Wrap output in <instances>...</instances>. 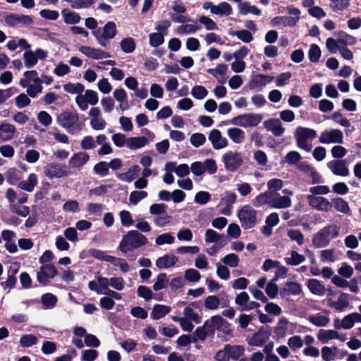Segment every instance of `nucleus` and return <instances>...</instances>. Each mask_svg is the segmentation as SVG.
<instances>
[{"mask_svg":"<svg viewBox=\"0 0 361 361\" xmlns=\"http://www.w3.org/2000/svg\"><path fill=\"white\" fill-rule=\"evenodd\" d=\"M297 169L302 171L307 177L311 178V183L316 184L321 182V176L315 169L307 161H302L297 165Z\"/></svg>","mask_w":361,"mask_h":361,"instance_id":"obj_19","label":"nucleus"},{"mask_svg":"<svg viewBox=\"0 0 361 361\" xmlns=\"http://www.w3.org/2000/svg\"><path fill=\"white\" fill-rule=\"evenodd\" d=\"M79 51L86 56L99 60L110 57L109 53L100 49L88 46H82L79 48Z\"/></svg>","mask_w":361,"mask_h":361,"instance_id":"obj_20","label":"nucleus"},{"mask_svg":"<svg viewBox=\"0 0 361 361\" xmlns=\"http://www.w3.org/2000/svg\"><path fill=\"white\" fill-rule=\"evenodd\" d=\"M239 13L242 15L252 13L255 16H260L262 11L255 6L250 5L249 2L245 1L238 4Z\"/></svg>","mask_w":361,"mask_h":361,"instance_id":"obj_43","label":"nucleus"},{"mask_svg":"<svg viewBox=\"0 0 361 361\" xmlns=\"http://www.w3.org/2000/svg\"><path fill=\"white\" fill-rule=\"evenodd\" d=\"M5 23L11 26L15 27L17 25H30L33 23V19L30 16L10 13L6 15L4 18Z\"/></svg>","mask_w":361,"mask_h":361,"instance_id":"obj_15","label":"nucleus"},{"mask_svg":"<svg viewBox=\"0 0 361 361\" xmlns=\"http://www.w3.org/2000/svg\"><path fill=\"white\" fill-rule=\"evenodd\" d=\"M63 20L66 24H77L80 21V16L79 14L75 12H72L68 9H63L61 11Z\"/></svg>","mask_w":361,"mask_h":361,"instance_id":"obj_47","label":"nucleus"},{"mask_svg":"<svg viewBox=\"0 0 361 361\" xmlns=\"http://www.w3.org/2000/svg\"><path fill=\"white\" fill-rule=\"evenodd\" d=\"M224 319L222 317L219 315H215L210 318V319L207 320V322H209V331H210L212 334H214L215 329H219L222 324H224Z\"/></svg>","mask_w":361,"mask_h":361,"instance_id":"obj_51","label":"nucleus"},{"mask_svg":"<svg viewBox=\"0 0 361 361\" xmlns=\"http://www.w3.org/2000/svg\"><path fill=\"white\" fill-rule=\"evenodd\" d=\"M44 173L49 178L53 179L67 176L68 172L66 165L51 162L44 167Z\"/></svg>","mask_w":361,"mask_h":361,"instance_id":"obj_12","label":"nucleus"},{"mask_svg":"<svg viewBox=\"0 0 361 361\" xmlns=\"http://www.w3.org/2000/svg\"><path fill=\"white\" fill-rule=\"evenodd\" d=\"M38 341L37 338L32 334H25L21 336L20 344L23 348H29L37 344Z\"/></svg>","mask_w":361,"mask_h":361,"instance_id":"obj_60","label":"nucleus"},{"mask_svg":"<svg viewBox=\"0 0 361 361\" xmlns=\"http://www.w3.org/2000/svg\"><path fill=\"white\" fill-rule=\"evenodd\" d=\"M338 255L336 249H326L320 252L321 261L324 262H334L338 259Z\"/></svg>","mask_w":361,"mask_h":361,"instance_id":"obj_48","label":"nucleus"},{"mask_svg":"<svg viewBox=\"0 0 361 361\" xmlns=\"http://www.w3.org/2000/svg\"><path fill=\"white\" fill-rule=\"evenodd\" d=\"M200 29V27L195 24H185L177 27L176 33L180 35L193 34Z\"/></svg>","mask_w":361,"mask_h":361,"instance_id":"obj_56","label":"nucleus"},{"mask_svg":"<svg viewBox=\"0 0 361 361\" xmlns=\"http://www.w3.org/2000/svg\"><path fill=\"white\" fill-rule=\"evenodd\" d=\"M273 195L274 191L271 190H268L264 192H262L257 195L252 200V204L256 207H259L263 204H268L271 207V198Z\"/></svg>","mask_w":361,"mask_h":361,"instance_id":"obj_35","label":"nucleus"},{"mask_svg":"<svg viewBox=\"0 0 361 361\" xmlns=\"http://www.w3.org/2000/svg\"><path fill=\"white\" fill-rule=\"evenodd\" d=\"M205 242L209 243H228L226 238L212 229H207L205 232Z\"/></svg>","mask_w":361,"mask_h":361,"instance_id":"obj_40","label":"nucleus"},{"mask_svg":"<svg viewBox=\"0 0 361 361\" xmlns=\"http://www.w3.org/2000/svg\"><path fill=\"white\" fill-rule=\"evenodd\" d=\"M250 297L246 292H241L235 299V304L238 306V310L245 311L244 307L247 306L249 302Z\"/></svg>","mask_w":361,"mask_h":361,"instance_id":"obj_61","label":"nucleus"},{"mask_svg":"<svg viewBox=\"0 0 361 361\" xmlns=\"http://www.w3.org/2000/svg\"><path fill=\"white\" fill-rule=\"evenodd\" d=\"M263 124L267 130L271 132L274 136L280 137L285 132V128L278 118H269L265 121Z\"/></svg>","mask_w":361,"mask_h":361,"instance_id":"obj_23","label":"nucleus"},{"mask_svg":"<svg viewBox=\"0 0 361 361\" xmlns=\"http://www.w3.org/2000/svg\"><path fill=\"white\" fill-rule=\"evenodd\" d=\"M302 293V286L295 281H289L284 283L281 289L280 294L282 297L298 295Z\"/></svg>","mask_w":361,"mask_h":361,"instance_id":"obj_25","label":"nucleus"},{"mask_svg":"<svg viewBox=\"0 0 361 361\" xmlns=\"http://www.w3.org/2000/svg\"><path fill=\"white\" fill-rule=\"evenodd\" d=\"M113 95L114 99L120 103L119 108L122 111H126L129 109L130 106L127 100V93L123 88L115 89Z\"/></svg>","mask_w":361,"mask_h":361,"instance_id":"obj_32","label":"nucleus"},{"mask_svg":"<svg viewBox=\"0 0 361 361\" xmlns=\"http://www.w3.org/2000/svg\"><path fill=\"white\" fill-rule=\"evenodd\" d=\"M208 324L209 322H205L202 326L196 329L192 336L193 343H196L197 340L204 341L209 335L212 334L210 331H209Z\"/></svg>","mask_w":361,"mask_h":361,"instance_id":"obj_37","label":"nucleus"},{"mask_svg":"<svg viewBox=\"0 0 361 361\" xmlns=\"http://www.w3.org/2000/svg\"><path fill=\"white\" fill-rule=\"evenodd\" d=\"M274 80L273 76L258 74L252 77L250 82V88L252 90H262L267 84Z\"/></svg>","mask_w":361,"mask_h":361,"instance_id":"obj_22","label":"nucleus"},{"mask_svg":"<svg viewBox=\"0 0 361 361\" xmlns=\"http://www.w3.org/2000/svg\"><path fill=\"white\" fill-rule=\"evenodd\" d=\"M169 283L167 275L165 273H161L158 274L156 281L153 286V288L155 291L160 290L166 287Z\"/></svg>","mask_w":361,"mask_h":361,"instance_id":"obj_59","label":"nucleus"},{"mask_svg":"<svg viewBox=\"0 0 361 361\" xmlns=\"http://www.w3.org/2000/svg\"><path fill=\"white\" fill-rule=\"evenodd\" d=\"M171 310V308L169 306L157 304L153 307L151 317L153 319L157 320L168 314Z\"/></svg>","mask_w":361,"mask_h":361,"instance_id":"obj_41","label":"nucleus"},{"mask_svg":"<svg viewBox=\"0 0 361 361\" xmlns=\"http://www.w3.org/2000/svg\"><path fill=\"white\" fill-rule=\"evenodd\" d=\"M269 335L260 329L247 339V343L251 346H262L268 340Z\"/></svg>","mask_w":361,"mask_h":361,"instance_id":"obj_30","label":"nucleus"},{"mask_svg":"<svg viewBox=\"0 0 361 361\" xmlns=\"http://www.w3.org/2000/svg\"><path fill=\"white\" fill-rule=\"evenodd\" d=\"M287 235L291 240L295 241L298 245H302L304 243V235L300 230H288Z\"/></svg>","mask_w":361,"mask_h":361,"instance_id":"obj_58","label":"nucleus"},{"mask_svg":"<svg viewBox=\"0 0 361 361\" xmlns=\"http://www.w3.org/2000/svg\"><path fill=\"white\" fill-rule=\"evenodd\" d=\"M25 61V66L27 68L33 67L37 63V58L36 54L32 51H27L23 54Z\"/></svg>","mask_w":361,"mask_h":361,"instance_id":"obj_62","label":"nucleus"},{"mask_svg":"<svg viewBox=\"0 0 361 361\" xmlns=\"http://www.w3.org/2000/svg\"><path fill=\"white\" fill-rule=\"evenodd\" d=\"M231 36H235L245 43H249L253 40L252 34L247 30L229 32Z\"/></svg>","mask_w":361,"mask_h":361,"instance_id":"obj_54","label":"nucleus"},{"mask_svg":"<svg viewBox=\"0 0 361 361\" xmlns=\"http://www.w3.org/2000/svg\"><path fill=\"white\" fill-rule=\"evenodd\" d=\"M204 304L208 310H216L220 305V300L216 295H209L204 299Z\"/></svg>","mask_w":361,"mask_h":361,"instance_id":"obj_64","label":"nucleus"},{"mask_svg":"<svg viewBox=\"0 0 361 361\" xmlns=\"http://www.w3.org/2000/svg\"><path fill=\"white\" fill-rule=\"evenodd\" d=\"M41 301L46 308L51 309L56 306L58 299L54 294L47 293L42 295Z\"/></svg>","mask_w":361,"mask_h":361,"instance_id":"obj_52","label":"nucleus"},{"mask_svg":"<svg viewBox=\"0 0 361 361\" xmlns=\"http://www.w3.org/2000/svg\"><path fill=\"white\" fill-rule=\"evenodd\" d=\"M121 223L123 226L130 227L133 225L134 221L129 211L122 210L119 212Z\"/></svg>","mask_w":361,"mask_h":361,"instance_id":"obj_63","label":"nucleus"},{"mask_svg":"<svg viewBox=\"0 0 361 361\" xmlns=\"http://www.w3.org/2000/svg\"><path fill=\"white\" fill-rule=\"evenodd\" d=\"M58 123L71 134H77L83 128L80 121L78 113L73 111H64L57 118Z\"/></svg>","mask_w":361,"mask_h":361,"instance_id":"obj_4","label":"nucleus"},{"mask_svg":"<svg viewBox=\"0 0 361 361\" xmlns=\"http://www.w3.org/2000/svg\"><path fill=\"white\" fill-rule=\"evenodd\" d=\"M284 259L287 264L290 266H297L305 262V257L298 252L292 250L290 252V257H286Z\"/></svg>","mask_w":361,"mask_h":361,"instance_id":"obj_49","label":"nucleus"},{"mask_svg":"<svg viewBox=\"0 0 361 361\" xmlns=\"http://www.w3.org/2000/svg\"><path fill=\"white\" fill-rule=\"evenodd\" d=\"M202 8L209 10L212 14L219 16H228L233 13L231 5L226 1H221L219 4L214 5L212 2L207 1L203 3Z\"/></svg>","mask_w":361,"mask_h":361,"instance_id":"obj_10","label":"nucleus"},{"mask_svg":"<svg viewBox=\"0 0 361 361\" xmlns=\"http://www.w3.org/2000/svg\"><path fill=\"white\" fill-rule=\"evenodd\" d=\"M307 199L309 204L316 210L327 212L332 208L331 203L325 197L310 195Z\"/></svg>","mask_w":361,"mask_h":361,"instance_id":"obj_16","label":"nucleus"},{"mask_svg":"<svg viewBox=\"0 0 361 361\" xmlns=\"http://www.w3.org/2000/svg\"><path fill=\"white\" fill-rule=\"evenodd\" d=\"M57 274L58 271L54 265L51 264H44L37 272V280L41 285L46 286Z\"/></svg>","mask_w":361,"mask_h":361,"instance_id":"obj_13","label":"nucleus"},{"mask_svg":"<svg viewBox=\"0 0 361 361\" xmlns=\"http://www.w3.org/2000/svg\"><path fill=\"white\" fill-rule=\"evenodd\" d=\"M222 162L226 171L235 172L243 164V159L241 154L236 151L229 150L221 157Z\"/></svg>","mask_w":361,"mask_h":361,"instance_id":"obj_6","label":"nucleus"},{"mask_svg":"<svg viewBox=\"0 0 361 361\" xmlns=\"http://www.w3.org/2000/svg\"><path fill=\"white\" fill-rule=\"evenodd\" d=\"M185 281H188L191 283L198 282L201 279L200 273L195 269H188L184 273Z\"/></svg>","mask_w":361,"mask_h":361,"instance_id":"obj_57","label":"nucleus"},{"mask_svg":"<svg viewBox=\"0 0 361 361\" xmlns=\"http://www.w3.org/2000/svg\"><path fill=\"white\" fill-rule=\"evenodd\" d=\"M307 319L311 324L319 327L326 326L330 322L328 311L311 314Z\"/></svg>","mask_w":361,"mask_h":361,"instance_id":"obj_27","label":"nucleus"},{"mask_svg":"<svg viewBox=\"0 0 361 361\" xmlns=\"http://www.w3.org/2000/svg\"><path fill=\"white\" fill-rule=\"evenodd\" d=\"M90 159V156L87 152H79L75 153L69 159L68 165L71 169L80 170Z\"/></svg>","mask_w":361,"mask_h":361,"instance_id":"obj_21","label":"nucleus"},{"mask_svg":"<svg viewBox=\"0 0 361 361\" xmlns=\"http://www.w3.org/2000/svg\"><path fill=\"white\" fill-rule=\"evenodd\" d=\"M340 231V226L338 225L328 224L313 235L312 245L316 248L326 247L332 239L339 236Z\"/></svg>","mask_w":361,"mask_h":361,"instance_id":"obj_2","label":"nucleus"},{"mask_svg":"<svg viewBox=\"0 0 361 361\" xmlns=\"http://www.w3.org/2000/svg\"><path fill=\"white\" fill-rule=\"evenodd\" d=\"M140 167L137 165L130 167L126 173L118 176L119 179L123 181L130 183L138 176Z\"/></svg>","mask_w":361,"mask_h":361,"instance_id":"obj_45","label":"nucleus"},{"mask_svg":"<svg viewBox=\"0 0 361 361\" xmlns=\"http://www.w3.org/2000/svg\"><path fill=\"white\" fill-rule=\"evenodd\" d=\"M319 142L326 145L342 144L343 142V134L339 129L325 130L321 133Z\"/></svg>","mask_w":361,"mask_h":361,"instance_id":"obj_11","label":"nucleus"},{"mask_svg":"<svg viewBox=\"0 0 361 361\" xmlns=\"http://www.w3.org/2000/svg\"><path fill=\"white\" fill-rule=\"evenodd\" d=\"M32 81L34 82V84L28 86L27 93L32 98H35L38 94L42 92L43 87L42 85V80L37 76L34 78Z\"/></svg>","mask_w":361,"mask_h":361,"instance_id":"obj_44","label":"nucleus"},{"mask_svg":"<svg viewBox=\"0 0 361 361\" xmlns=\"http://www.w3.org/2000/svg\"><path fill=\"white\" fill-rule=\"evenodd\" d=\"M307 286L310 291L314 294L319 296H323L326 293V288L317 279H310L307 281Z\"/></svg>","mask_w":361,"mask_h":361,"instance_id":"obj_31","label":"nucleus"},{"mask_svg":"<svg viewBox=\"0 0 361 361\" xmlns=\"http://www.w3.org/2000/svg\"><path fill=\"white\" fill-rule=\"evenodd\" d=\"M349 295L341 293L336 301L331 298H326V304L329 307L334 309L336 312L344 311L349 306Z\"/></svg>","mask_w":361,"mask_h":361,"instance_id":"obj_18","label":"nucleus"},{"mask_svg":"<svg viewBox=\"0 0 361 361\" xmlns=\"http://www.w3.org/2000/svg\"><path fill=\"white\" fill-rule=\"evenodd\" d=\"M16 133V128L14 125L6 121L0 122V140L7 142L12 140Z\"/></svg>","mask_w":361,"mask_h":361,"instance_id":"obj_24","label":"nucleus"},{"mask_svg":"<svg viewBox=\"0 0 361 361\" xmlns=\"http://www.w3.org/2000/svg\"><path fill=\"white\" fill-rule=\"evenodd\" d=\"M227 135L230 140L236 145H240L245 140V133L238 127L227 129Z\"/></svg>","mask_w":361,"mask_h":361,"instance_id":"obj_29","label":"nucleus"},{"mask_svg":"<svg viewBox=\"0 0 361 361\" xmlns=\"http://www.w3.org/2000/svg\"><path fill=\"white\" fill-rule=\"evenodd\" d=\"M334 36L336 37L337 41L343 47H346L348 45H353L356 43V39L348 34L347 32L339 30L334 32Z\"/></svg>","mask_w":361,"mask_h":361,"instance_id":"obj_34","label":"nucleus"},{"mask_svg":"<svg viewBox=\"0 0 361 361\" xmlns=\"http://www.w3.org/2000/svg\"><path fill=\"white\" fill-rule=\"evenodd\" d=\"M178 258L173 254H166L156 260V266L159 269H168L174 267Z\"/></svg>","mask_w":361,"mask_h":361,"instance_id":"obj_28","label":"nucleus"},{"mask_svg":"<svg viewBox=\"0 0 361 361\" xmlns=\"http://www.w3.org/2000/svg\"><path fill=\"white\" fill-rule=\"evenodd\" d=\"M148 243L146 236L137 230H131L124 235L119 243L118 250L126 254L128 251L137 250Z\"/></svg>","mask_w":361,"mask_h":361,"instance_id":"obj_1","label":"nucleus"},{"mask_svg":"<svg viewBox=\"0 0 361 361\" xmlns=\"http://www.w3.org/2000/svg\"><path fill=\"white\" fill-rule=\"evenodd\" d=\"M226 346L229 360H238L245 353V348L243 345L226 344Z\"/></svg>","mask_w":361,"mask_h":361,"instance_id":"obj_36","label":"nucleus"},{"mask_svg":"<svg viewBox=\"0 0 361 361\" xmlns=\"http://www.w3.org/2000/svg\"><path fill=\"white\" fill-rule=\"evenodd\" d=\"M355 323H361V314L353 312L343 318V329H350Z\"/></svg>","mask_w":361,"mask_h":361,"instance_id":"obj_39","label":"nucleus"},{"mask_svg":"<svg viewBox=\"0 0 361 361\" xmlns=\"http://www.w3.org/2000/svg\"><path fill=\"white\" fill-rule=\"evenodd\" d=\"M221 262L228 267L231 268H235L238 266L240 259L238 256L234 253H230L226 255L221 259Z\"/></svg>","mask_w":361,"mask_h":361,"instance_id":"obj_55","label":"nucleus"},{"mask_svg":"<svg viewBox=\"0 0 361 361\" xmlns=\"http://www.w3.org/2000/svg\"><path fill=\"white\" fill-rule=\"evenodd\" d=\"M213 148L216 150L224 149L228 146V141L226 137H224L219 130L213 129L208 135Z\"/></svg>","mask_w":361,"mask_h":361,"instance_id":"obj_17","label":"nucleus"},{"mask_svg":"<svg viewBox=\"0 0 361 361\" xmlns=\"http://www.w3.org/2000/svg\"><path fill=\"white\" fill-rule=\"evenodd\" d=\"M321 353L324 361H332L338 356L340 350L335 345L331 347L324 346L322 348Z\"/></svg>","mask_w":361,"mask_h":361,"instance_id":"obj_38","label":"nucleus"},{"mask_svg":"<svg viewBox=\"0 0 361 361\" xmlns=\"http://www.w3.org/2000/svg\"><path fill=\"white\" fill-rule=\"evenodd\" d=\"M122 51L125 53L130 54L135 49V42L132 37H126L123 39L120 43Z\"/></svg>","mask_w":361,"mask_h":361,"instance_id":"obj_53","label":"nucleus"},{"mask_svg":"<svg viewBox=\"0 0 361 361\" xmlns=\"http://www.w3.org/2000/svg\"><path fill=\"white\" fill-rule=\"evenodd\" d=\"M332 207L335 209L343 214H348L350 212L348 203L341 197H336L331 200Z\"/></svg>","mask_w":361,"mask_h":361,"instance_id":"obj_46","label":"nucleus"},{"mask_svg":"<svg viewBox=\"0 0 361 361\" xmlns=\"http://www.w3.org/2000/svg\"><path fill=\"white\" fill-rule=\"evenodd\" d=\"M63 90L65 92L70 94H78V95L82 94L85 90V86L80 82L71 83L68 82L63 85Z\"/></svg>","mask_w":361,"mask_h":361,"instance_id":"obj_50","label":"nucleus"},{"mask_svg":"<svg viewBox=\"0 0 361 361\" xmlns=\"http://www.w3.org/2000/svg\"><path fill=\"white\" fill-rule=\"evenodd\" d=\"M264 116L260 114L249 113L238 116L232 119V123L243 128L255 127L263 120Z\"/></svg>","mask_w":361,"mask_h":361,"instance_id":"obj_8","label":"nucleus"},{"mask_svg":"<svg viewBox=\"0 0 361 361\" xmlns=\"http://www.w3.org/2000/svg\"><path fill=\"white\" fill-rule=\"evenodd\" d=\"M317 137V131L307 127L298 126L294 133L298 147L306 152H310L312 149V140Z\"/></svg>","mask_w":361,"mask_h":361,"instance_id":"obj_3","label":"nucleus"},{"mask_svg":"<svg viewBox=\"0 0 361 361\" xmlns=\"http://www.w3.org/2000/svg\"><path fill=\"white\" fill-rule=\"evenodd\" d=\"M338 331L333 329H320L317 333V339L322 343H326L329 341L336 339Z\"/></svg>","mask_w":361,"mask_h":361,"instance_id":"obj_42","label":"nucleus"},{"mask_svg":"<svg viewBox=\"0 0 361 361\" xmlns=\"http://www.w3.org/2000/svg\"><path fill=\"white\" fill-rule=\"evenodd\" d=\"M292 201L289 197L281 196L279 193L274 191L271 207L276 209H286L290 207Z\"/></svg>","mask_w":361,"mask_h":361,"instance_id":"obj_26","label":"nucleus"},{"mask_svg":"<svg viewBox=\"0 0 361 361\" xmlns=\"http://www.w3.org/2000/svg\"><path fill=\"white\" fill-rule=\"evenodd\" d=\"M238 216L244 229L252 228L257 224V212L250 205L243 206L238 212Z\"/></svg>","mask_w":361,"mask_h":361,"instance_id":"obj_7","label":"nucleus"},{"mask_svg":"<svg viewBox=\"0 0 361 361\" xmlns=\"http://www.w3.org/2000/svg\"><path fill=\"white\" fill-rule=\"evenodd\" d=\"M142 133H144L145 136L128 137L127 147L132 150H135L145 147L149 142L154 140L155 135L150 130L144 128L142 130Z\"/></svg>","mask_w":361,"mask_h":361,"instance_id":"obj_9","label":"nucleus"},{"mask_svg":"<svg viewBox=\"0 0 361 361\" xmlns=\"http://www.w3.org/2000/svg\"><path fill=\"white\" fill-rule=\"evenodd\" d=\"M116 33V25L112 21L106 23L103 28H97L92 31V35L97 40V42L104 47L107 46L109 40L113 39Z\"/></svg>","mask_w":361,"mask_h":361,"instance_id":"obj_5","label":"nucleus"},{"mask_svg":"<svg viewBox=\"0 0 361 361\" xmlns=\"http://www.w3.org/2000/svg\"><path fill=\"white\" fill-rule=\"evenodd\" d=\"M326 166L335 176L346 177L350 175L348 163L345 159L330 161L326 164Z\"/></svg>","mask_w":361,"mask_h":361,"instance_id":"obj_14","label":"nucleus"},{"mask_svg":"<svg viewBox=\"0 0 361 361\" xmlns=\"http://www.w3.org/2000/svg\"><path fill=\"white\" fill-rule=\"evenodd\" d=\"M38 183V178L35 173H30L27 179L25 180H22L18 184V188L21 190H25L27 192H31L34 190L35 187Z\"/></svg>","mask_w":361,"mask_h":361,"instance_id":"obj_33","label":"nucleus"}]
</instances>
